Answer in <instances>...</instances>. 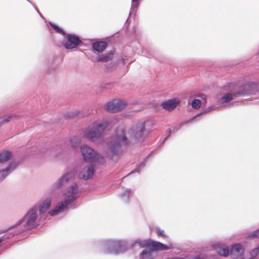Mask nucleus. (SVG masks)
<instances>
[{"label":"nucleus","instance_id":"obj_19","mask_svg":"<svg viewBox=\"0 0 259 259\" xmlns=\"http://www.w3.org/2000/svg\"><path fill=\"white\" fill-rule=\"evenodd\" d=\"M217 252L220 255L227 256L229 254V250L228 248L218 246L215 248Z\"/></svg>","mask_w":259,"mask_h":259},{"label":"nucleus","instance_id":"obj_22","mask_svg":"<svg viewBox=\"0 0 259 259\" xmlns=\"http://www.w3.org/2000/svg\"><path fill=\"white\" fill-rule=\"evenodd\" d=\"M4 117V118L3 119V122L7 123L12 119L19 118V116L17 114H10Z\"/></svg>","mask_w":259,"mask_h":259},{"label":"nucleus","instance_id":"obj_13","mask_svg":"<svg viewBox=\"0 0 259 259\" xmlns=\"http://www.w3.org/2000/svg\"><path fill=\"white\" fill-rule=\"evenodd\" d=\"M244 252V248L240 244L234 245L230 250V255L234 258H238L241 257Z\"/></svg>","mask_w":259,"mask_h":259},{"label":"nucleus","instance_id":"obj_24","mask_svg":"<svg viewBox=\"0 0 259 259\" xmlns=\"http://www.w3.org/2000/svg\"><path fill=\"white\" fill-rule=\"evenodd\" d=\"M52 27L56 31V32H57L58 33H60V34H61L63 35H65V33L64 32V31H63V29H62L61 28H60V27H59L57 25L54 24H53L52 23H50Z\"/></svg>","mask_w":259,"mask_h":259},{"label":"nucleus","instance_id":"obj_9","mask_svg":"<svg viewBox=\"0 0 259 259\" xmlns=\"http://www.w3.org/2000/svg\"><path fill=\"white\" fill-rule=\"evenodd\" d=\"M127 106L125 101L122 100L114 99L108 102L105 108L106 110L109 112L116 113L124 109Z\"/></svg>","mask_w":259,"mask_h":259},{"label":"nucleus","instance_id":"obj_1","mask_svg":"<svg viewBox=\"0 0 259 259\" xmlns=\"http://www.w3.org/2000/svg\"><path fill=\"white\" fill-rule=\"evenodd\" d=\"M147 123V121L142 120L135 122L127 132L122 127L118 128L114 139L107 144V157L112 158L114 156H117L121 153L122 147L128 143L127 136L130 139L142 140L146 131Z\"/></svg>","mask_w":259,"mask_h":259},{"label":"nucleus","instance_id":"obj_6","mask_svg":"<svg viewBox=\"0 0 259 259\" xmlns=\"http://www.w3.org/2000/svg\"><path fill=\"white\" fill-rule=\"evenodd\" d=\"M128 248L125 241L108 240L103 245L104 251L106 253L118 254L127 250Z\"/></svg>","mask_w":259,"mask_h":259},{"label":"nucleus","instance_id":"obj_31","mask_svg":"<svg viewBox=\"0 0 259 259\" xmlns=\"http://www.w3.org/2000/svg\"><path fill=\"white\" fill-rule=\"evenodd\" d=\"M132 3L137 7L139 5V0H132Z\"/></svg>","mask_w":259,"mask_h":259},{"label":"nucleus","instance_id":"obj_3","mask_svg":"<svg viewBox=\"0 0 259 259\" xmlns=\"http://www.w3.org/2000/svg\"><path fill=\"white\" fill-rule=\"evenodd\" d=\"M44 219L37 212L36 207H31L27 213L17 224L20 228V233L31 229L38 226L40 221Z\"/></svg>","mask_w":259,"mask_h":259},{"label":"nucleus","instance_id":"obj_4","mask_svg":"<svg viewBox=\"0 0 259 259\" xmlns=\"http://www.w3.org/2000/svg\"><path fill=\"white\" fill-rule=\"evenodd\" d=\"M111 122L108 120H102L100 121H95L92 126L86 129L83 137L92 141H95L103 134L106 130L110 128Z\"/></svg>","mask_w":259,"mask_h":259},{"label":"nucleus","instance_id":"obj_30","mask_svg":"<svg viewBox=\"0 0 259 259\" xmlns=\"http://www.w3.org/2000/svg\"><path fill=\"white\" fill-rule=\"evenodd\" d=\"M156 233L158 236H164L163 231L160 229H156Z\"/></svg>","mask_w":259,"mask_h":259},{"label":"nucleus","instance_id":"obj_35","mask_svg":"<svg viewBox=\"0 0 259 259\" xmlns=\"http://www.w3.org/2000/svg\"><path fill=\"white\" fill-rule=\"evenodd\" d=\"M170 133H171V131H169V135L170 134Z\"/></svg>","mask_w":259,"mask_h":259},{"label":"nucleus","instance_id":"obj_28","mask_svg":"<svg viewBox=\"0 0 259 259\" xmlns=\"http://www.w3.org/2000/svg\"><path fill=\"white\" fill-rule=\"evenodd\" d=\"M250 236L252 238L256 237L259 238V229L253 232Z\"/></svg>","mask_w":259,"mask_h":259},{"label":"nucleus","instance_id":"obj_15","mask_svg":"<svg viewBox=\"0 0 259 259\" xmlns=\"http://www.w3.org/2000/svg\"><path fill=\"white\" fill-rule=\"evenodd\" d=\"M72 172H69L63 175L58 181L56 183L55 185L56 188H60L64 186L67 182L72 178L73 176Z\"/></svg>","mask_w":259,"mask_h":259},{"label":"nucleus","instance_id":"obj_20","mask_svg":"<svg viewBox=\"0 0 259 259\" xmlns=\"http://www.w3.org/2000/svg\"><path fill=\"white\" fill-rule=\"evenodd\" d=\"M112 56L113 54L111 53L99 56L98 57L97 61L104 62H108L112 59Z\"/></svg>","mask_w":259,"mask_h":259},{"label":"nucleus","instance_id":"obj_21","mask_svg":"<svg viewBox=\"0 0 259 259\" xmlns=\"http://www.w3.org/2000/svg\"><path fill=\"white\" fill-rule=\"evenodd\" d=\"M152 252V250H143L141 254L140 259H153Z\"/></svg>","mask_w":259,"mask_h":259},{"label":"nucleus","instance_id":"obj_25","mask_svg":"<svg viewBox=\"0 0 259 259\" xmlns=\"http://www.w3.org/2000/svg\"><path fill=\"white\" fill-rule=\"evenodd\" d=\"M217 108V107L216 106H211V107L208 108L207 109H206L203 112L197 114L196 116H195V117H193L192 118H191V120H193L196 117L199 116L200 115H201L203 113H207V112H209V111H210L211 110H214Z\"/></svg>","mask_w":259,"mask_h":259},{"label":"nucleus","instance_id":"obj_5","mask_svg":"<svg viewBox=\"0 0 259 259\" xmlns=\"http://www.w3.org/2000/svg\"><path fill=\"white\" fill-rule=\"evenodd\" d=\"M80 151L83 160L87 162L94 165L102 164L105 162V158L101 154L87 145L80 147Z\"/></svg>","mask_w":259,"mask_h":259},{"label":"nucleus","instance_id":"obj_23","mask_svg":"<svg viewBox=\"0 0 259 259\" xmlns=\"http://www.w3.org/2000/svg\"><path fill=\"white\" fill-rule=\"evenodd\" d=\"M201 105V102L198 99H195L191 103L192 107L194 109H199Z\"/></svg>","mask_w":259,"mask_h":259},{"label":"nucleus","instance_id":"obj_17","mask_svg":"<svg viewBox=\"0 0 259 259\" xmlns=\"http://www.w3.org/2000/svg\"><path fill=\"white\" fill-rule=\"evenodd\" d=\"M13 157L12 152L9 151H4L0 153V163L7 162Z\"/></svg>","mask_w":259,"mask_h":259},{"label":"nucleus","instance_id":"obj_7","mask_svg":"<svg viewBox=\"0 0 259 259\" xmlns=\"http://www.w3.org/2000/svg\"><path fill=\"white\" fill-rule=\"evenodd\" d=\"M256 87V84L254 83H249L244 85L242 87L240 88V91L237 93L231 94L227 93L224 95L220 99L221 103H226L234 99L236 96L238 95H244L251 94L253 93V89Z\"/></svg>","mask_w":259,"mask_h":259},{"label":"nucleus","instance_id":"obj_12","mask_svg":"<svg viewBox=\"0 0 259 259\" xmlns=\"http://www.w3.org/2000/svg\"><path fill=\"white\" fill-rule=\"evenodd\" d=\"M93 164H91L83 166L78 175L79 179L86 180L91 178L94 172Z\"/></svg>","mask_w":259,"mask_h":259},{"label":"nucleus","instance_id":"obj_32","mask_svg":"<svg viewBox=\"0 0 259 259\" xmlns=\"http://www.w3.org/2000/svg\"><path fill=\"white\" fill-rule=\"evenodd\" d=\"M4 118V117L0 118V126L6 123H3V119Z\"/></svg>","mask_w":259,"mask_h":259},{"label":"nucleus","instance_id":"obj_11","mask_svg":"<svg viewBox=\"0 0 259 259\" xmlns=\"http://www.w3.org/2000/svg\"><path fill=\"white\" fill-rule=\"evenodd\" d=\"M52 198L48 197L34 205L32 207H36L38 213L44 219L47 211L51 206Z\"/></svg>","mask_w":259,"mask_h":259},{"label":"nucleus","instance_id":"obj_8","mask_svg":"<svg viewBox=\"0 0 259 259\" xmlns=\"http://www.w3.org/2000/svg\"><path fill=\"white\" fill-rule=\"evenodd\" d=\"M136 244H138L140 247L143 248L151 247L154 250H168L172 248L173 247L171 244H169L168 246H167L159 242L153 241L150 240H136L132 243V245L134 246Z\"/></svg>","mask_w":259,"mask_h":259},{"label":"nucleus","instance_id":"obj_27","mask_svg":"<svg viewBox=\"0 0 259 259\" xmlns=\"http://www.w3.org/2000/svg\"><path fill=\"white\" fill-rule=\"evenodd\" d=\"M145 165L144 163H142L139 166L136 167L133 171H132L130 174L134 173L135 172H139L141 167H143Z\"/></svg>","mask_w":259,"mask_h":259},{"label":"nucleus","instance_id":"obj_34","mask_svg":"<svg viewBox=\"0 0 259 259\" xmlns=\"http://www.w3.org/2000/svg\"><path fill=\"white\" fill-rule=\"evenodd\" d=\"M194 259H200L199 257H196Z\"/></svg>","mask_w":259,"mask_h":259},{"label":"nucleus","instance_id":"obj_33","mask_svg":"<svg viewBox=\"0 0 259 259\" xmlns=\"http://www.w3.org/2000/svg\"><path fill=\"white\" fill-rule=\"evenodd\" d=\"M4 239L2 238H0V243L3 241Z\"/></svg>","mask_w":259,"mask_h":259},{"label":"nucleus","instance_id":"obj_14","mask_svg":"<svg viewBox=\"0 0 259 259\" xmlns=\"http://www.w3.org/2000/svg\"><path fill=\"white\" fill-rule=\"evenodd\" d=\"M180 102L179 99H172L163 102L161 106L164 109L170 111L174 110Z\"/></svg>","mask_w":259,"mask_h":259},{"label":"nucleus","instance_id":"obj_18","mask_svg":"<svg viewBox=\"0 0 259 259\" xmlns=\"http://www.w3.org/2000/svg\"><path fill=\"white\" fill-rule=\"evenodd\" d=\"M122 190L123 192L120 195V196L124 202H128L132 195V193L129 189L123 188Z\"/></svg>","mask_w":259,"mask_h":259},{"label":"nucleus","instance_id":"obj_29","mask_svg":"<svg viewBox=\"0 0 259 259\" xmlns=\"http://www.w3.org/2000/svg\"><path fill=\"white\" fill-rule=\"evenodd\" d=\"M259 253V246L255 249H253L252 251L251 254L253 255H257Z\"/></svg>","mask_w":259,"mask_h":259},{"label":"nucleus","instance_id":"obj_10","mask_svg":"<svg viewBox=\"0 0 259 259\" xmlns=\"http://www.w3.org/2000/svg\"><path fill=\"white\" fill-rule=\"evenodd\" d=\"M64 36L65 39L63 41V46L66 49H73L82 43L79 37L75 34L68 33Z\"/></svg>","mask_w":259,"mask_h":259},{"label":"nucleus","instance_id":"obj_16","mask_svg":"<svg viewBox=\"0 0 259 259\" xmlns=\"http://www.w3.org/2000/svg\"><path fill=\"white\" fill-rule=\"evenodd\" d=\"M107 46V44L105 41H97L93 44V48L98 52H102L106 48Z\"/></svg>","mask_w":259,"mask_h":259},{"label":"nucleus","instance_id":"obj_26","mask_svg":"<svg viewBox=\"0 0 259 259\" xmlns=\"http://www.w3.org/2000/svg\"><path fill=\"white\" fill-rule=\"evenodd\" d=\"M70 143L72 147H75L78 144L79 142L76 139L73 138L70 139Z\"/></svg>","mask_w":259,"mask_h":259},{"label":"nucleus","instance_id":"obj_2","mask_svg":"<svg viewBox=\"0 0 259 259\" xmlns=\"http://www.w3.org/2000/svg\"><path fill=\"white\" fill-rule=\"evenodd\" d=\"M78 187L76 184L68 187L63 193V200L59 201L55 208L50 210L48 213L54 216L67 209L77 197Z\"/></svg>","mask_w":259,"mask_h":259}]
</instances>
